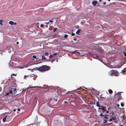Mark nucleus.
I'll list each match as a JSON object with an SVG mask.
<instances>
[{
	"instance_id": "1",
	"label": "nucleus",
	"mask_w": 126,
	"mask_h": 126,
	"mask_svg": "<svg viewBox=\"0 0 126 126\" xmlns=\"http://www.w3.org/2000/svg\"><path fill=\"white\" fill-rule=\"evenodd\" d=\"M50 67L46 65H42L41 67L38 68L36 67L35 68L37 69L38 70L40 71H46L49 70L50 69Z\"/></svg>"
},
{
	"instance_id": "55",
	"label": "nucleus",
	"mask_w": 126,
	"mask_h": 126,
	"mask_svg": "<svg viewBox=\"0 0 126 126\" xmlns=\"http://www.w3.org/2000/svg\"><path fill=\"white\" fill-rule=\"evenodd\" d=\"M45 26L46 28H47L48 27V26L47 25H46Z\"/></svg>"
},
{
	"instance_id": "19",
	"label": "nucleus",
	"mask_w": 126,
	"mask_h": 126,
	"mask_svg": "<svg viewBox=\"0 0 126 126\" xmlns=\"http://www.w3.org/2000/svg\"><path fill=\"white\" fill-rule=\"evenodd\" d=\"M100 97L101 98H102V99L104 100L105 99V100H107L108 99V98H105L101 96Z\"/></svg>"
},
{
	"instance_id": "9",
	"label": "nucleus",
	"mask_w": 126,
	"mask_h": 126,
	"mask_svg": "<svg viewBox=\"0 0 126 126\" xmlns=\"http://www.w3.org/2000/svg\"><path fill=\"white\" fill-rule=\"evenodd\" d=\"M97 3V1H94L92 2V4L94 6H95Z\"/></svg>"
},
{
	"instance_id": "22",
	"label": "nucleus",
	"mask_w": 126,
	"mask_h": 126,
	"mask_svg": "<svg viewBox=\"0 0 126 126\" xmlns=\"http://www.w3.org/2000/svg\"><path fill=\"white\" fill-rule=\"evenodd\" d=\"M49 55L48 53L47 52H46L44 54V55H45L46 56H48Z\"/></svg>"
},
{
	"instance_id": "7",
	"label": "nucleus",
	"mask_w": 126,
	"mask_h": 126,
	"mask_svg": "<svg viewBox=\"0 0 126 126\" xmlns=\"http://www.w3.org/2000/svg\"><path fill=\"white\" fill-rule=\"evenodd\" d=\"M98 50L101 52H104V50L101 49L100 47H99L98 49Z\"/></svg>"
},
{
	"instance_id": "24",
	"label": "nucleus",
	"mask_w": 126,
	"mask_h": 126,
	"mask_svg": "<svg viewBox=\"0 0 126 126\" xmlns=\"http://www.w3.org/2000/svg\"><path fill=\"white\" fill-rule=\"evenodd\" d=\"M32 57H33L34 58L36 59L38 58V57L36 58V57L35 55H33L32 56Z\"/></svg>"
},
{
	"instance_id": "29",
	"label": "nucleus",
	"mask_w": 126,
	"mask_h": 126,
	"mask_svg": "<svg viewBox=\"0 0 126 126\" xmlns=\"http://www.w3.org/2000/svg\"><path fill=\"white\" fill-rule=\"evenodd\" d=\"M68 36V35L66 34H65L64 36V38H66Z\"/></svg>"
},
{
	"instance_id": "4",
	"label": "nucleus",
	"mask_w": 126,
	"mask_h": 126,
	"mask_svg": "<svg viewBox=\"0 0 126 126\" xmlns=\"http://www.w3.org/2000/svg\"><path fill=\"white\" fill-rule=\"evenodd\" d=\"M99 109H101L102 110H106V108L104 107H103L102 106H101L100 107H99L98 108Z\"/></svg>"
},
{
	"instance_id": "10",
	"label": "nucleus",
	"mask_w": 126,
	"mask_h": 126,
	"mask_svg": "<svg viewBox=\"0 0 126 126\" xmlns=\"http://www.w3.org/2000/svg\"><path fill=\"white\" fill-rule=\"evenodd\" d=\"M108 114H104V118L106 119L107 120L108 119Z\"/></svg>"
},
{
	"instance_id": "14",
	"label": "nucleus",
	"mask_w": 126,
	"mask_h": 126,
	"mask_svg": "<svg viewBox=\"0 0 126 126\" xmlns=\"http://www.w3.org/2000/svg\"><path fill=\"white\" fill-rule=\"evenodd\" d=\"M9 23L11 25H14V22L12 21H10L9 22Z\"/></svg>"
},
{
	"instance_id": "44",
	"label": "nucleus",
	"mask_w": 126,
	"mask_h": 126,
	"mask_svg": "<svg viewBox=\"0 0 126 126\" xmlns=\"http://www.w3.org/2000/svg\"><path fill=\"white\" fill-rule=\"evenodd\" d=\"M49 21L51 22H52L53 21V20H49Z\"/></svg>"
},
{
	"instance_id": "33",
	"label": "nucleus",
	"mask_w": 126,
	"mask_h": 126,
	"mask_svg": "<svg viewBox=\"0 0 126 126\" xmlns=\"http://www.w3.org/2000/svg\"><path fill=\"white\" fill-rule=\"evenodd\" d=\"M9 93H10L11 94H12L13 93V91L12 90H11L9 91Z\"/></svg>"
},
{
	"instance_id": "21",
	"label": "nucleus",
	"mask_w": 126,
	"mask_h": 126,
	"mask_svg": "<svg viewBox=\"0 0 126 126\" xmlns=\"http://www.w3.org/2000/svg\"><path fill=\"white\" fill-rule=\"evenodd\" d=\"M31 75H25L24 76V78L25 79V77H31Z\"/></svg>"
},
{
	"instance_id": "45",
	"label": "nucleus",
	"mask_w": 126,
	"mask_h": 126,
	"mask_svg": "<svg viewBox=\"0 0 126 126\" xmlns=\"http://www.w3.org/2000/svg\"><path fill=\"white\" fill-rule=\"evenodd\" d=\"M57 54V53H54L53 54V55H56Z\"/></svg>"
},
{
	"instance_id": "47",
	"label": "nucleus",
	"mask_w": 126,
	"mask_h": 126,
	"mask_svg": "<svg viewBox=\"0 0 126 126\" xmlns=\"http://www.w3.org/2000/svg\"><path fill=\"white\" fill-rule=\"evenodd\" d=\"M117 107H119V105L118 104H117Z\"/></svg>"
},
{
	"instance_id": "23",
	"label": "nucleus",
	"mask_w": 126,
	"mask_h": 126,
	"mask_svg": "<svg viewBox=\"0 0 126 126\" xmlns=\"http://www.w3.org/2000/svg\"><path fill=\"white\" fill-rule=\"evenodd\" d=\"M42 59L43 60L46 59L45 57L44 56H42Z\"/></svg>"
},
{
	"instance_id": "63",
	"label": "nucleus",
	"mask_w": 126,
	"mask_h": 126,
	"mask_svg": "<svg viewBox=\"0 0 126 126\" xmlns=\"http://www.w3.org/2000/svg\"><path fill=\"white\" fill-rule=\"evenodd\" d=\"M57 99H56V100H55L56 101H57Z\"/></svg>"
},
{
	"instance_id": "13",
	"label": "nucleus",
	"mask_w": 126,
	"mask_h": 126,
	"mask_svg": "<svg viewBox=\"0 0 126 126\" xmlns=\"http://www.w3.org/2000/svg\"><path fill=\"white\" fill-rule=\"evenodd\" d=\"M41 87H39L38 86H32V88H35V90H37L39 88Z\"/></svg>"
},
{
	"instance_id": "51",
	"label": "nucleus",
	"mask_w": 126,
	"mask_h": 126,
	"mask_svg": "<svg viewBox=\"0 0 126 126\" xmlns=\"http://www.w3.org/2000/svg\"><path fill=\"white\" fill-rule=\"evenodd\" d=\"M56 61L57 62L58 61V59L57 58L56 59Z\"/></svg>"
},
{
	"instance_id": "27",
	"label": "nucleus",
	"mask_w": 126,
	"mask_h": 126,
	"mask_svg": "<svg viewBox=\"0 0 126 126\" xmlns=\"http://www.w3.org/2000/svg\"><path fill=\"white\" fill-rule=\"evenodd\" d=\"M126 71V69L125 68V69H123L122 70V71L123 72V73H124V72H125Z\"/></svg>"
},
{
	"instance_id": "6",
	"label": "nucleus",
	"mask_w": 126,
	"mask_h": 126,
	"mask_svg": "<svg viewBox=\"0 0 126 126\" xmlns=\"http://www.w3.org/2000/svg\"><path fill=\"white\" fill-rule=\"evenodd\" d=\"M37 98H35L34 100V101L33 102V104L35 105L36 103L37 102Z\"/></svg>"
},
{
	"instance_id": "43",
	"label": "nucleus",
	"mask_w": 126,
	"mask_h": 126,
	"mask_svg": "<svg viewBox=\"0 0 126 126\" xmlns=\"http://www.w3.org/2000/svg\"><path fill=\"white\" fill-rule=\"evenodd\" d=\"M17 24V23H14V25H16Z\"/></svg>"
},
{
	"instance_id": "54",
	"label": "nucleus",
	"mask_w": 126,
	"mask_h": 126,
	"mask_svg": "<svg viewBox=\"0 0 126 126\" xmlns=\"http://www.w3.org/2000/svg\"><path fill=\"white\" fill-rule=\"evenodd\" d=\"M106 4V2H104L103 4L104 5H105Z\"/></svg>"
},
{
	"instance_id": "42",
	"label": "nucleus",
	"mask_w": 126,
	"mask_h": 126,
	"mask_svg": "<svg viewBox=\"0 0 126 126\" xmlns=\"http://www.w3.org/2000/svg\"><path fill=\"white\" fill-rule=\"evenodd\" d=\"M109 110H107L106 111V113H108L109 112Z\"/></svg>"
},
{
	"instance_id": "60",
	"label": "nucleus",
	"mask_w": 126,
	"mask_h": 126,
	"mask_svg": "<svg viewBox=\"0 0 126 126\" xmlns=\"http://www.w3.org/2000/svg\"><path fill=\"white\" fill-rule=\"evenodd\" d=\"M101 1V0H99V2H100V1Z\"/></svg>"
},
{
	"instance_id": "40",
	"label": "nucleus",
	"mask_w": 126,
	"mask_h": 126,
	"mask_svg": "<svg viewBox=\"0 0 126 126\" xmlns=\"http://www.w3.org/2000/svg\"><path fill=\"white\" fill-rule=\"evenodd\" d=\"M110 108H108V110L109 111H111V110H110Z\"/></svg>"
},
{
	"instance_id": "52",
	"label": "nucleus",
	"mask_w": 126,
	"mask_h": 126,
	"mask_svg": "<svg viewBox=\"0 0 126 126\" xmlns=\"http://www.w3.org/2000/svg\"><path fill=\"white\" fill-rule=\"evenodd\" d=\"M96 56V58H99V56Z\"/></svg>"
},
{
	"instance_id": "59",
	"label": "nucleus",
	"mask_w": 126,
	"mask_h": 126,
	"mask_svg": "<svg viewBox=\"0 0 126 126\" xmlns=\"http://www.w3.org/2000/svg\"><path fill=\"white\" fill-rule=\"evenodd\" d=\"M28 70H31V69H28Z\"/></svg>"
},
{
	"instance_id": "2",
	"label": "nucleus",
	"mask_w": 126,
	"mask_h": 126,
	"mask_svg": "<svg viewBox=\"0 0 126 126\" xmlns=\"http://www.w3.org/2000/svg\"><path fill=\"white\" fill-rule=\"evenodd\" d=\"M112 74H113L115 76H117L118 75V73L116 70H112L110 71V75H111Z\"/></svg>"
},
{
	"instance_id": "26",
	"label": "nucleus",
	"mask_w": 126,
	"mask_h": 126,
	"mask_svg": "<svg viewBox=\"0 0 126 126\" xmlns=\"http://www.w3.org/2000/svg\"><path fill=\"white\" fill-rule=\"evenodd\" d=\"M107 120L105 119L104 120V123H106L107 121Z\"/></svg>"
},
{
	"instance_id": "62",
	"label": "nucleus",
	"mask_w": 126,
	"mask_h": 126,
	"mask_svg": "<svg viewBox=\"0 0 126 126\" xmlns=\"http://www.w3.org/2000/svg\"><path fill=\"white\" fill-rule=\"evenodd\" d=\"M120 126H123V125H121Z\"/></svg>"
},
{
	"instance_id": "64",
	"label": "nucleus",
	"mask_w": 126,
	"mask_h": 126,
	"mask_svg": "<svg viewBox=\"0 0 126 126\" xmlns=\"http://www.w3.org/2000/svg\"><path fill=\"white\" fill-rule=\"evenodd\" d=\"M79 89H77L76 90H79Z\"/></svg>"
},
{
	"instance_id": "48",
	"label": "nucleus",
	"mask_w": 126,
	"mask_h": 126,
	"mask_svg": "<svg viewBox=\"0 0 126 126\" xmlns=\"http://www.w3.org/2000/svg\"><path fill=\"white\" fill-rule=\"evenodd\" d=\"M42 62H39V63H36V64H39V63H42Z\"/></svg>"
},
{
	"instance_id": "35",
	"label": "nucleus",
	"mask_w": 126,
	"mask_h": 126,
	"mask_svg": "<svg viewBox=\"0 0 126 126\" xmlns=\"http://www.w3.org/2000/svg\"><path fill=\"white\" fill-rule=\"evenodd\" d=\"M110 121H112V119L111 118H110V119L108 120Z\"/></svg>"
},
{
	"instance_id": "5",
	"label": "nucleus",
	"mask_w": 126,
	"mask_h": 126,
	"mask_svg": "<svg viewBox=\"0 0 126 126\" xmlns=\"http://www.w3.org/2000/svg\"><path fill=\"white\" fill-rule=\"evenodd\" d=\"M7 48L8 50H10L8 51V52L9 53L11 52V50L12 49V47L10 48V46H8L7 47Z\"/></svg>"
},
{
	"instance_id": "16",
	"label": "nucleus",
	"mask_w": 126,
	"mask_h": 126,
	"mask_svg": "<svg viewBox=\"0 0 126 126\" xmlns=\"http://www.w3.org/2000/svg\"><path fill=\"white\" fill-rule=\"evenodd\" d=\"M80 30H81L80 29H79L76 32V33L77 34H79L80 32Z\"/></svg>"
},
{
	"instance_id": "28",
	"label": "nucleus",
	"mask_w": 126,
	"mask_h": 126,
	"mask_svg": "<svg viewBox=\"0 0 126 126\" xmlns=\"http://www.w3.org/2000/svg\"><path fill=\"white\" fill-rule=\"evenodd\" d=\"M115 117H116L115 116L114 117H112V119H113L114 120H115Z\"/></svg>"
},
{
	"instance_id": "8",
	"label": "nucleus",
	"mask_w": 126,
	"mask_h": 126,
	"mask_svg": "<svg viewBox=\"0 0 126 126\" xmlns=\"http://www.w3.org/2000/svg\"><path fill=\"white\" fill-rule=\"evenodd\" d=\"M72 53L73 54H76L77 55H79L80 54L79 52H77V51H73Z\"/></svg>"
},
{
	"instance_id": "15",
	"label": "nucleus",
	"mask_w": 126,
	"mask_h": 126,
	"mask_svg": "<svg viewBox=\"0 0 126 126\" xmlns=\"http://www.w3.org/2000/svg\"><path fill=\"white\" fill-rule=\"evenodd\" d=\"M96 106L99 107H101V106H100L99 105V103L98 101L96 102Z\"/></svg>"
},
{
	"instance_id": "56",
	"label": "nucleus",
	"mask_w": 126,
	"mask_h": 126,
	"mask_svg": "<svg viewBox=\"0 0 126 126\" xmlns=\"http://www.w3.org/2000/svg\"><path fill=\"white\" fill-rule=\"evenodd\" d=\"M16 44H19V42H16Z\"/></svg>"
},
{
	"instance_id": "41",
	"label": "nucleus",
	"mask_w": 126,
	"mask_h": 126,
	"mask_svg": "<svg viewBox=\"0 0 126 126\" xmlns=\"http://www.w3.org/2000/svg\"><path fill=\"white\" fill-rule=\"evenodd\" d=\"M53 56L52 55H51L49 56V58H51Z\"/></svg>"
},
{
	"instance_id": "53",
	"label": "nucleus",
	"mask_w": 126,
	"mask_h": 126,
	"mask_svg": "<svg viewBox=\"0 0 126 126\" xmlns=\"http://www.w3.org/2000/svg\"><path fill=\"white\" fill-rule=\"evenodd\" d=\"M17 110L18 111H20V109H17Z\"/></svg>"
},
{
	"instance_id": "37",
	"label": "nucleus",
	"mask_w": 126,
	"mask_h": 126,
	"mask_svg": "<svg viewBox=\"0 0 126 126\" xmlns=\"http://www.w3.org/2000/svg\"><path fill=\"white\" fill-rule=\"evenodd\" d=\"M16 74H12L11 75V76H16Z\"/></svg>"
},
{
	"instance_id": "58",
	"label": "nucleus",
	"mask_w": 126,
	"mask_h": 126,
	"mask_svg": "<svg viewBox=\"0 0 126 126\" xmlns=\"http://www.w3.org/2000/svg\"><path fill=\"white\" fill-rule=\"evenodd\" d=\"M13 90H14V91H15V90H16V89H13Z\"/></svg>"
},
{
	"instance_id": "12",
	"label": "nucleus",
	"mask_w": 126,
	"mask_h": 126,
	"mask_svg": "<svg viewBox=\"0 0 126 126\" xmlns=\"http://www.w3.org/2000/svg\"><path fill=\"white\" fill-rule=\"evenodd\" d=\"M7 116H6L3 118V119H2V121L4 123L6 122V118Z\"/></svg>"
},
{
	"instance_id": "38",
	"label": "nucleus",
	"mask_w": 126,
	"mask_h": 126,
	"mask_svg": "<svg viewBox=\"0 0 126 126\" xmlns=\"http://www.w3.org/2000/svg\"><path fill=\"white\" fill-rule=\"evenodd\" d=\"M45 24H49V22H45Z\"/></svg>"
},
{
	"instance_id": "25",
	"label": "nucleus",
	"mask_w": 126,
	"mask_h": 126,
	"mask_svg": "<svg viewBox=\"0 0 126 126\" xmlns=\"http://www.w3.org/2000/svg\"><path fill=\"white\" fill-rule=\"evenodd\" d=\"M0 25H2H2L3 24L2 23V22L3 21L2 20H0Z\"/></svg>"
},
{
	"instance_id": "3",
	"label": "nucleus",
	"mask_w": 126,
	"mask_h": 126,
	"mask_svg": "<svg viewBox=\"0 0 126 126\" xmlns=\"http://www.w3.org/2000/svg\"><path fill=\"white\" fill-rule=\"evenodd\" d=\"M116 95V99L117 100L119 101V100L121 99L122 97L121 96V94L120 92L118 93Z\"/></svg>"
},
{
	"instance_id": "34",
	"label": "nucleus",
	"mask_w": 126,
	"mask_h": 126,
	"mask_svg": "<svg viewBox=\"0 0 126 126\" xmlns=\"http://www.w3.org/2000/svg\"><path fill=\"white\" fill-rule=\"evenodd\" d=\"M121 106L122 107H124V105L122 103H121Z\"/></svg>"
},
{
	"instance_id": "20",
	"label": "nucleus",
	"mask_w": 126,
	"mask_h": 126,
	"mask_svg": "<svg viewBox=\"0 0 126 126\" xmlns=\"http://www.w3.org/2000/svg\"><path fill=\"white\" fill-rule=\"evenodd\" d=\"M109 93L110 94H111L112 93V90L111 89H109Z\"/></svg>"
},
{
	"instance_id": "30",
	"label": "nucleus",
	"mask_w": 126,
	"mask_h": 126,
	"mask_svg": "<svg viewBox=\"0 0 126 126\" xmlns=\"http://www.w3.org/2000/svg\"><path fill=\"white\" fill-rule=\"evenodd\" d=\"M124 53V55L125 56H126V52L125 51L123 52Z\"/></svg>"
},
{
	"instance_id": "39",
	"label": "nucleus",
	"mask_w": 126,
	"mask_h": 126,
	"mask_svg": "<svg viewBox=\"0 0 126 126\" xmlns=\"http://www.w3.org/2000/svg\"><path fill=\"white\" fill-rule=\"evenodd\" d=\"M106 110H103V111H102V113H103L105 111H106Z\"/></svg>"
},
{
	"instance_id": "50",
	"label": "nucleus",
	"mask_w": 126,
	"mask_h": 126,
	"mask_svg": "<svg viewBox=\"0 0 126 126\" xmlns=\"http://www.w3.org/2000/svg\"><path fill=\"white\" fill-rule=\"evenodd\" d=\"M74 41H76L77 40V39H76V38H74Z\"/></svg>"
},
{
	"instance_id": "18",
	"label": "nucleus",
	"mask_w": 126,
	"mask_h": 126,
	"mask_svg": "<svg viewBox=\"0 0 126 126\" xmlns=\"http://www.w3.org/2000/svg\"><path fill=\"white\" fill-rule=\"evenodd\" d=\"M84 107L83 109V110H85L86 109H87V105H84Z\"/></svg>"
},
{
	"instance_id": "57",
	"label": "nucleus",
	"mask_w": 126,
	"mask_h": 126,
	"mask_svg": "<svg viewBox=\"0 0 126 126\" xmlns=\"http://www.w3.org/2000/svg\"><path fill=\"white\" fill-rule=\"evenodd\" d=\"M13 111H16V110H15V109H14V110H13Z\"/></svg>"
},
{
	"instance_id": "31",
	"label": "nucleus",
	"mask_w": 126,
	"mask_h": 126,
	"mask_svg": "<svg viewBox=\"0 0 126 126\" xmlns=\"http://www.w3.org/2000/svg\"><path fill=\"white\" fill-rule=\"evenodd\" d=\"M40 27H41V28H43V26H44V25L43 24H41V25H40Z\"/></svg>"
},
{
	"instance_id": "17",
	"label": "nucleus",
	"mask_w": 126,
	"mask_h": 126,
	"mask_svg": "<svg viewBox=\"0 0 126 126\" xmlns=\"http://www.w3.org/2000/svg\"><path fill=\"white\" fill-rule=\"evenodd\" d=\"M57 29H58V28H54L53 29V32H55L57 31Z\"/></svg>"
},
{
	"instance_id": "11",
	"label": "nucleus",
	"mask_w": 126,
	"mask_h": 126,
	"mask_svg": "<svg viewBox=\"0 0 126 126\" xmlns=\"http://www.w3.org/2000/svg\"><path fill=\"white\" fill-rule=\"evenodd\" d=\"M110 115H113V114H114V111H113V110H111L110 111Z\"/></svg>"
},
{
	"instance_id": "49",
	"label": "nucleus",
	"mask_w": 126,
	"mask_h": 126,
	"mask_svg": "<svg viewBox=\"0 0 126 126\" xmlns=\"http://www.w3.org/2000/svg\"><path fill=\"white\" fill-rule=\"evenodd\" d=\"M9 93H6V95H9Z\"/></svg>"
},
{
	"instance_id": "36",
	"label": "nucleus",
	"mask_w": 126,
	"mask_h": 126,
	"mask_svg": "<svg viewBox=\"0 0 126 126\" xmlns=\"http://www.w3.org/2000/svg\"><path fill=\"white\" fill-rule=\"evenodd\" d=\"M75 34L74 33H72V35L74 36Z\"/></svg>"
},
{
	"instance_id": "46",
	"label": "nucleus",
	"mask_w": 126,
	"mask_h": 126,
	"mask_svg": "<svg viewBox=\"0 0 126 126\" xmlns=\"http://www.w3.org/2000/svg\"><path fill=\"white\" fill-rule=\"evenodd\" d=\"M55 61V60H51V62L52 63H53V62L54 61Z\"/></svg>"
},
{
	"instance_id": "32",
	"label": "nucleus",
	"mask_w": 126,
	"mask_h": 126,
	"mask_svg": "<svg viewBox=\"0 0 126 126\" xmlns=\"http://www.w3.org/2000/svg\"><path fill=\"white\" fill-rule=\"evenodd\" d=\"M100 116H104V115L102 113H101L100 114Z\"/></svg>"
},
{
	"instance_id": "61",
	"label": "nucleus",
	"mask_w": 126,
	"mask_h": 126,
	"mask_svg": "<svg viewBox=\"0 0 126 126\" xmlns=\"http://www.w3.org/2000/svg\"><path fill=\"white\" fill-rule=\"evenodd\" d=\"M25 90V89H23V90Z\"/></svg>"
}]
</instances>
